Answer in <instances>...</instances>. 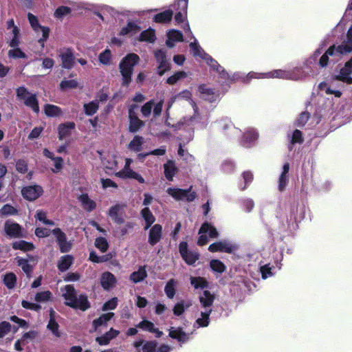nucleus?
<instances>
[{"label":"nucleus","mask_w":352,"mask_h":352,"mask_svg":"<svg viewBox=\"0 0 352 352\" xmlns=\"http://www.w3.org/2000/svg\"><path fill=\"white\" fill-rule=\"evenodd\" d=\"M137 328L141 329L143 331H147L148 332H151L154 331L155 324L153 322L144 319L141 322H140L135 326Z\"/></svg>","instance_id":"nucleus-49"},{"label":"nucleus","mask_w":352,"mask_h":352,"mask_svg":"<svg viewBox=\"0 0 352 352\" xmlns=\"http://www.w3.org/2000/svg\"><path fill=\"white\" fill-rule=\"evenodd\" d=\"M162 238V226L160 224L153 226L148 233V243L154 246L160 241Z\"/></svg>","instance_id":"nucleus-13"},{"label":"nucleus","mask_w":352,"mask_h":352,"mask_svg":"<svg viewBox=\"0 0 352 352\" xmlns=\"http://www.w3.org/2000/svg\"><path fill=\"white\" fill-rule=\"evenodd\" d=\"M43 193V189L40 185L34 184L23 186V199L29 201L37 199Z\"/></svg>","instance_id":"nucleus-11"},{"label":"nucleus","mask_w":352,"mask_h":352,"mask_svg":"<svg viewBox=\"0 0 352 352\" xmlns=\"http://www.w3.org/2000/svg\"><path fill=\"white\" fill-rule=\"evenodd\" d=\"M352 52V37H346L341 45L337 47V53L340 54H346Z\"/></svg>","instance_id":"nucleus-41"},{"label":"nucleus","mask_w":352,"mask_h":352,"mask_svg":"<svg viewBox=\"0 0 352 352\" xmlns=\"http://www.w3.org/2000/svg\"><path fill=\"white\" fill-rule=\"evenodd\" d=\"M147 277L146 266H140L138 271L133 272L130 275V279L134 283H140Z\"/></svg>","instance_id":"nucleus-32"},{"label":"nucleus","mask_w":352,"mask_h":352,"mask_svg":"<svg viewBox=\"0 0 352 352\" xmlns=\"http://www.w3.org/2000/svg\"><path fill=\"white\" fill-rule=\"evenodd\" d=\"M154 56L159 65L157 73L159 76H163L170 69V63L167 59L166 52L163 50H157L154 52Z\"/></svg>","instance_id":"nucleus-8"},{"label":"nucleus","mask_w":352,"mask_h":352,"mask_svg":"<svg viewBox=\"0 0 352 352\" xmlns=\"http://www.w3.org/2000/svg\"><path fill=\"white\" fill-rule=\"evenodd\" d=\"M127 161H130V160H127ZM127 166H128V162H126L124 168L122 170L117 173L116 175L123 179H126V178L134 179L137 180L139 183L144 184L145 182V181H144V179L143 178V177L140 174L133 170L132 169L126 168Z\"/></svg>","instance_id":"nucleus-15"},{"label":"nucleus","mask_w":352,"mask_h":352,"mask_svg":"<svg viewBox=\"0 0 352 352\" xmlns=\"http://www.w3.org/2000/svg\"><path fill=\"white\" fill-rule=\"evenodd\" d=\"M52 233L56 237V241L59 247L60 252H69L72 249V244L70 241H67L66 234L59 228L53 229L52 230Z\"/></svg>","instance_id":"nucleus-7"},{"label":"nucleus","mask_w":352,"mask_h":352,"mask_svg":"<svg viewBox=\"0 0 352 352\" xmlns=\"http://www.w3.org/2000/svg\"><path fill=\"white\" fill-rule=\"evenodd\" d=\"M59 325L56 321L54 317L50 318L49 322L47 324V328L52 332L54 335L56 337L60 336V333L58 331Z\"/></svg>","instance_id":"nucleus-60"},{"label":"nucleus","mask_w":352,"mask_h":352,"mask_svg":"<svg viewBox=\"0 0 352 352\" xmlns=\"http://www.w3.org/2000/svg\"><path fill=\"white\" fill-rule=\"evenodd\" d=\"M52 297V293L50 291L38 292L35 296V300L38 302H44L48 301Z\"/></svg>","instance_id":"nucleus-58"},{"label":"nucleus","mask_w":352,"mask_h":352,"mask_svg":"<svg viewBox=\"0 0 352 352\" xmlns=\"http://www.w3.org/2000/svg\"><path fill=\"white\" fill-rule=\"evenodd\" d=\"M111 58V52L109 49H106L104 52L100 53L99 55V61L105 65H108L110 64V60Z\"/></svg>","instance_id":"nucleus-57"},{"label":"nucleus","mask_w":352,"mask_h":352,"mask_svg":"<svg viewBox=\"0 0 352 352\" xmlns=\"http://www.w3.org/2000/svg\"><path fill=\"white\" fill-rule=\"evenodd\" d=\"M113 316L114 314L113 312H109L107 314H102L99 318L95 319L93 321V326L94 329H96L99 327L106 324L107 322L109 321L113 318Z\"/></svg>","instance_id":"nucleus-39"},{"label":"nucleus","mask_w":352,"mask_h":352,"mask_svg":"<svg viewBox=\"0 0 352 352\" xmlns=\"http://www.w3.org/2000/svg\"><path fill=\"white\" fill-rule=\"evenodd\" d=\"M78 199L81 203L82 208L87 212H91L96 208V203L89 198L87 193L80 195Z\"/></svg>","instance_id":"nucleus-23"},{"label":"nucleus","mask_w":352,"mask_h":352,"mask_svg":"<svg viewBox=\"0 0 352 352\" xmlns=\"http://www.w3.org/2000/svg\"><path fill=\"white\" fill-rule=\"evenodd\" d=\"M200 93L203 95V98L210 102L216 101L217 95L215 94L213 89L208 88L205 85H201L199 87Z\"/></svg>","instance_id":"nucleus-26"},{"label":"nucleus","mask_w":352,"mask_h":352,"mask_svg":"<svg viewBox=\"0 0 352 352\" xmlns=\"http://www.w3.org/2000/svg\"><path fill=\"white\" fill-rule=\"evenodd\" d=\"M214 296L208 290H205L203 292V296L199 297V301L203 307H210L214 302Z\"/></svg>","instance_id":"nucleus-37"},{"label":"nucleus","mask_w":352,"mask_h":352,"mask_svg":"<svg viewBox=\"0 0 352 352\" xmlns=\"http://www.w3.org/2000/svg\"><path fill=\"white\" fill-rule=\"evenodd\" d=\"M7 28L8 30H11L12 38L10 42V45L14 48L9 51L8 55L12 58H21L22 57V51L20 48L17 47L19 43L18 39L19 30L14 25V21L13 19H10L7 22Z\"/></svg>","instance_id":"nucleus-4"},{"label":"nucleus","mask_w":352,"mask_h":352,"mask_svg":"<svg viewBox=\"0 0 352 352\" xmlns=\"http://www.w3.org/2000/svg\"><path fill=\"white\" fill-rule=\"evenodd\" d=\"M310 118V113L307 111L302 112L296 122V125L298 127H303L308 122Z\"/></svg>","instance_id":"nucleus-55"},{"label":"nucleus","mask_w":352,"mask_h":352,"mask_svg":"<svg viewBox=\"0 0 352 352\" xmlns=\"http://www.w3.org/2000/svg\"><path fill=\"white\" fill-rule=\"evenodd\" d=\"M339 53H337V47L335 45L330 46L328 50L325 52V53L320 57L319 60V65L321 67H325L327 66L329 63V56L338 55Z\"/></svg>","instance_id":"nucleus-29"},{"label":"nucleus","mask_w":352,"mask_h":352,"mask_svg":"<svg viewBox=\"0 0 352 352\" xmlns=\"http://www.w3.org/2000/svg\"><path fill=\"white\" fill-rule=\"evenodd\" d=\"M352 57L346 62L344 67L340 69L339 75L336 76V79L347 84H352Z\"/></svg>","instance_id":"nucleus-12"},{"label":"nucleus","mask_w":352,"mask_h":352,"mask_svg":"<svg viewBox=\"0 0 352 352\" xmlns=\"http://www.w3.org/2000/svg\"><path fill=\"white\" fill-rule=\"evenodd\" d=\"M190 283L193 285L195 289H205L208 287V282L205 278L201 276L191 277Z\"/></svg>","instance_id":"nucleus-44"},{"label":"nucleus","mask_w":352,"mask_h":352,"mask_svg":"<svg viewBox=\"0 0 352 352\" xmlns=\"http://www.w3.org/2000/svg\"><path fill=\"white\" fill-rule=\"evenodd\" d=\"M72 10L69 7L61 6L56 8L54 12V16L56 18H63V16L70 14Z\"/></svg>","instance_id":"nucleus-56"},{"label":"nucleus","mask_w":352,"mask_h":352,"mask_svg":"<svg viewBox=\"0 0 352 352\" xmlns=\"http://www.w3.org/2000/svg\"><path fill=\"white\" fill-rule=\"evenodd\" d=\"M95 246L102 252H105L108 250L109 245L105 238L99 236L95 240Z\"/></svg>","instance_id":"nucleus-48"},{"label":"nucleus","mask_w":352,"mask_h":352,"mask_svg":"<svg viewBox=\"0 0 352 352\" xmlns=\"http://www.w3.org/2000/svg\"><path fill=\"white\" fill-rule=\"evenodd\" d=\"M27 256L28 258H23V272L30 278L31 276L30 273L32 272L33 267L36 263L37 256H30L29 254H27Z\"/></svg>","instance_id":"nucleus-28"},{"label":"nucleus","mask_w":352,"mask_h":352,"mask_svg":"<svg viewBox=\"0 0 352 352\" xmlns=\"http://www.w3.org/2000/svg\"><path fill=\"white\" fill-rule=\"evenodd\" d=\"M16 280V276L13 273L7 274L3 278L4 284L10 289L15 286Z\"/></svg>","instance_id":"nucleus-59"},{"label":"nucleus","mask_w":352,"mask_h":352,"mask_svg":"<svg viewBox=\"0 0 352 352\" xmlns=\"http://www.w3.org/2000/svg\"><path fill=\"white\" fill-rule=\"evenodd\" d=\"M190 49L193 51L194 56H199L204 59V57L207 55L204 50L199 46V45L196 42H192L189 45Z\"/></svg>","instance_id":"nucleus-50"},{"label":"nucleus","mask_w":352,"mask_h":352,"mask_svg":"<svg viewBox=\"0 0 352 352\" xmlns=\"http://www.w3.org/2000/svg\"><path fill=\"white\" fill-rule=\"evenodd\" d=\"M303 142H304V139L302 137V132L298 129L294 130L293 132L292 136L291 143L292 144H294L296 143L302 144Z\"/></svg>","instance_id":"nucleus-64"},{"label":"nucleus","mask_w":352,"mask_h":352,"mask_svg":"<svg viewBox=\"0 0 352 352\" xmlns=\"http://www.w3.org/2000/svg\"><path fill=\"white\" fill-rule=\"evenodd\" d=\"M21 228L19 224L8 220L5 223V231L11 237H16L19 235Z\"/></svg>","instance_id":"nucleus-25"},{"label":"nucleus","mask_w":352,"mask_h":352,"mask_svg":"<svg viewBox=\"0 0 352 352\" xmlns=\"http://www.w3.org/2000/svg\"><path fill=\"white\" fill-rule=\"evenodd\" d=\"M168 336L181 343H184L189 340V335L187 334L182 327H177V329L171 327L169 329Z\"/></svg>","instance_id":"nucleus-20"},{"label":"nucleus","mask_w":352,"mask_h":352,"mask_svg":"<svg viewBox=\"0 0 352 352\" xmlns=\"http://www.w3.org/2000/svg\"><path fill=\"white\" fill-rule=\"evenodd\" d=\"M179 252L184 261L190 265L195 264L199 257L198 253L188 251V243L186 241H182L179 243Z\"/></svg>","instance_id":"nucleus-10"},{"label":"nucleus","mask_w":352,"mask_h":352,"mask_svg":"<svg viewBox=\"0 0 352 352\" xmlns=\"http://www.w3.org/2000/svg\"><path fill=\"white\" fill-rule=\"evenodd\" d=\"M44 111L48 117L59 116L62 113L61 109L59 107L50 104H46L44 106Z\"/></svg>","instance_id":"nucleus-42"},{"label":"nucleus","mask_w":352,"mask_h":352,"mask_svg":"<svg viewBox=\"0 0 352 352\" xmlns=\"http://www.w3.org/2000/svg\"><path fill=\"white\" fill-rule=\"evenodd\" d=\"M74 262V257L72 255L67 254L60 257L59 262L58 263V269L60 272L67 271Z\"/></svg>","instance_id":"nucleus-31"},{"label":"nucleus","mask_w":352,"mask_h":352,"mask_svg":"<svg viewBox=\"0 0 352 352\" xmlns=\"http://www.w3.org/2000/svg\"><path fill=\"white\" fill-rule=\"evenodd\" d=\"M85 113L87 116H91L95 114L99 108V102L98 100H93L89 103H86L83 106Z\"/></svg>","instance_id":"nucleus-43"},{"label":"nucleus","mask_w":352,"mask_h":352,"mask_svg":"<svg viewBox=\"0 0 352 352\" xmlns=\"http://www.w3.org/2000/svg\"><path fill=\"white\" fill-rule=\"evenodd\" d=\"M177 171L178 168L175 166V163L173 160H169L164 164V176L168 181H173Z\"/></svg>","instance_id":"nucleus-22"},{"label":"nucleus","mask_w":352,"mask_h":352,"mask_svg":"<svg viewBox=\"0 0 352 352\" xmlns=\"http://www.w3.org/2000/svg\"><path fill=\"white\" fill-rule=\"evenodd\" d=\"M124 204H116L112 206L108 211V216L118 225L124 223Z\"/></svg>","instance_id":"nucleus-9"},{"label":"nucleus","mask_w":352,"mask_h":352,"mask_svg":"<svg viewBox=\"0 0 352 352\" xmlns=\"http://www.w3.org/2000/svg\"><path fill=\"white\" fill-rule=\"evenodd\" d=\"M190 306V304L189 303L187 304L185 307L184 300L177 302L173 309L174 315L177 316L182 315L184 313L186 308H188Z\"/></svg>","instance_id":"nucleus-53"},{"label":"nucleus","mask_w":352,"mask_h":352,"mask_svg":"<svg viewBox=\"0 0 352 352\" xmlns=\"http://www.w3.org/2000/svg\"><path fill=\"white\" fill-rule=\"evenodd\" d=\"M207 232H208L209 236L212 239L217 238L219 236V233L214 226L208 222H204L199 229V234Z\"/></svg>","instance_id":"nucleus-34"},{"label":"nucleus","mask_w":352,"mask_h":352,"mask_svg":"<svg viewBox=\"0 0 352 352\" xmlns=\"http://www.w3.org/2000/svg\"><path fill=\"white\" fill-rule=\"evenodd\" d=\"M43 155L49 159L54 161V165L55 168L52 169L53 173H58L63 167L64 160L61 157H55L54 154L49 151L47 148H44L43 151Z\"/></svg>","instance_id":"nucleus-21"},{"label":"nucleus","mask_w":352,"mask_h":352,"mask_svg":"<svg viewBox=\"0 0 352 352\" xmlns=\"http://www.w3.org/2000/svg\"><path fill=\"white\" fill-rule=\"evenodd\" d=\"M117 283L116 276L109 272L102 274L100 277V285L104 290H109L115 287Z\"/></svg>","instance_id":"nucleus-16"},{"label":"nucleus","mask_w":352,"mask_h":352,"mask_svg":"<svg viewBox=\"0 0 352 352\" xmlns=\"http://www.w3.org/2000/svg\"><path fill=\"white\" fill-rule=\"evenodd\" d=\"M186 76V74L185 72H184V71L177 72L166 79V83H168V85H174L179 79L185 78Z\"/></svg>","instance_id":"nucleus-54"},{"label":"nucleus","mask_w":352,"mask_h":352,"mask_svg":"<svg viewBox=\"0 0 352 352\" xmlns=\"http://www.w3.org/2000/svg\"><path fill=\"white\" fill-rule=\"evenodd\" d=\"M28 18L29 23L34 32L38 33L41 31L42 32V37L39 38L38 41L41 46L44 47L45 42L47 41L50 35V28L48 27L41 25L37 16L30 12L28 14Z\"/></svg>","instance_id":"nucleus-6"},{"label":"nucleus","mask_w":352,"mask_h":352,"mask_svg":"<svg viewBox=\"0 0 352 352\" xmlns=\"http://www.w3.org/2000/svg\"><path fill=\"white\" fill-rule=\"evenodd\" d=\"M177 281L174 278L170 279L164 287V292L169 299H173L176 294Z\"/></svg>","instance_id":"nucleus-36"},{"label":"nucleus","mask_w":352,"mask_h":352,"mask_svg":"<svg viewBox=\"0 0 352 352\" xmlns=\"http://www.w3.org/2000/svg\"><path fill=\"white\" fill-rule=\"evenodd\" d=\"M168 38L174 42L183 41V34L180 30H171L167 34Z\"/></svg>","instance_id":"nucleus-51"},{"label":"nucleus","mask_w":352,"mask_h":352,"mask_svg":"<svg viewBox=\"0 0 352 352\" xmlns=\"http://www.w3.org/2000/svg\"><path fill=\"white\" fill-rule=\"evenodd\" d=\"M140 214L145 221L144 230H147L151 227L152 224L155 222V217L148 207H145L142 209Z\"/></svg>","instance_id":"nucleus-30"},{"label":"nucleus","mask_w":352,"mask_h":352,"mask_svg":"<svg viewBox=\"0 0 352 352\" xmlns=\"http://www.w3.org/2000/svg\"><path fill=\"white\" fill-rule=\"evenodd\" d=\"M29 92L26 88L23 87V104L32 109V110L38 113L39 112L38 102L35 94L28 96Z\"/></svg>","instance_id":"nucleus-14"},{"label":"nucleus","mask_w":352,"mask_h":352,"mask_svg":"<svg viewBox=\"0 0 352 352\" xmlns=\"http://www.w3.org/2000/svg\"><path fill=\"white\" fill-rule=\"evenodd\" d=\"M140 57L135 53L126 54L119 63V70L122 76V86L127 87L131 82L134 67L140 62Z\"/></svg>","instance_id":"nucleus-2"},{"label":"nucleus","mask_w":352,"mask_h":352,"mask_svg":"<svg viewBox=\"0 0 352 352\" xmlns=\"http://www.w3.org/2000/svg\"><path fill=\"white\" fill-rule=\"evenodd\" d=\"M289 182V176L286 174L281 173L278 178V190L283 192L285 190Z\"/></svg>","instance_id":"nucleus-63"},{"label":"nucleus","mask_w":352,"mask_h":352,"mask_svg":"<svg viewBox=\"0 0 352 352\" xmlns=\"http://www.w3.org/2000/svg\"><path fill=\"white\" fill-rule=\"evenodd\" d=\"M192 186H190V188L188 189L168 188L166 192L176 201H186L187 202H192L197 197L196 192L192 191Z\"/></svg>","instance_id":"nucleus-5"},{"label":"nucleus","mask_w":352,"mask_h":352,"mask_svg":"<svg viewBox=\"0 0 352 352\" xmlns=\"http://www.w3.org/2000/svg\"><path fill=\"white\" fill-rule=\"evenodd\" d=\"M264 76L267 78L291 79L292 74L288 71H285L282 69H275L272 72L264 74Z\"/></svg>","instance_id":"nucleus-35"},{"label":"nucleus","mask_w":352,"mask_h":352,"mask_svg":"<svg viewBox=\"0 0 352 352\" xmlns=\"http://www.w3.org/2000/svg\"><path fill=\"white\" fill-rule=\"evenodd\" d=\"M174 9L176 11L183 12L184 14H187L188 10V2L184 0H176L174 3Z\"/></svg>","instance_id":"nucleus-62"},{"label":"nucleus","mask_w":352,"mask_h":352,"mask_svg":"<svg viewBox=\"0 0 352 352\" xmlns=\"http://www.w3.org/2000/svg\"><path fill=\"white\" fill-rule=\"evenodd\" d=\"M156 40L155 30L152 28H148L142 31L139 36L140 41H146L148 43H154Z\"/></svg>","instance_id":"nucleus-38"},{"label":"nucleus","mask_w":352,"mask_h":352,"mask_svg":"<svg viewBox=\"0 0 352 352\" xmlns=\"http://www.w3.org/2000/svg\"><path fill=\"white\" fill-rule=\"evenodd\" d=\"M173 12L171 10H166L155 14L153 21L157 23H167L172 20Z\"/></svg>","instance_id":"nucleus-27"},{"label":"nucleus","mask_w":352,"mask_h":352,"mask_svg":"<svg viewBox=\"0 0 352 352\" xmlns=\"http://www.w3.org/2000/svg\"><path fill=\"white\" fill-rule=\"evenodd\" d=\"M65 293L63 296L66 300L65 305L73 309H78L81 311H86L91 307L87 296L82 294L77 297V292L74 287L67 285L65 287Z\"/></svg>","instance_id":"nucleus-1"},{"label":"nucleus","mask_w":352,"mask_h":352,"mask_svg":"<svg viewBox=\"0 0 352 352\" xmlns=\"http://www.w3.org/2000/svg\"><path fill=\"white\" fill-rule=\"evenodd\" d=\"M16 209L10 204L4 205L1 209H0V214L2 216L13 215L16 213Z\"/></svg>","instance_id":"nucleus-61"},{"label":"nucleus","mask_w":352,"mask_h":352,"mask_svg":"<svg viewBox=\"0 0 352 352\" xmlns=\"http://www.w3.org/2000/svg\"><path fill=\"white\" fill-rule=\"evenodd\" d=\"M211 269L218 273H223L226 267L222 261L218 259H213L210 263Z\"/></svg>","instance_id":"nucleus-47"},{"label":"nucleus","mask_w":352,"mask_h":352,"mask_svg":"<svg viewBox=\"0 0 352 352\" xmlns=\"http://www.w3.org/2000/svg\"><path fill=\"white\" fill-rule=\"evenodd\" d=\"M204 60H205L207 64L214 71L219 72L222 74V76H224V74H226L225 69L223 67H221L218 62L214 60L211 56L209 54L206 55L204 57Z\"/></svg>","instance_id":"nucleus-33"},{"label":"nucleus","mask_w":352,"mask_h":352,"mask_svg":"<svg viewBox=\"0 0 352 352\" xmlns=\"http://www.w3.org/2000/svg\"><path fill=\"white\" fill-rule=\"evenodd\" d=\"M144 142V138L140 135H135L133 139L129 142V148L134 151L139 152L142 149V145Z\"/></svg>","instance_id":"nucleus-45"},{"label":"nucleus","mask_w":352,"mask_h":352,"mask_svg":"<svg viewBox=\"0 0 352 352\" xmlns=\"http://www.w3.org/2000/svg\"><path fill=\"white\" fill-rule=\"evenodd\" d=\"M208 250L210 252H220L230 254L233 252V247L226 242L218 241L210 244Z\"/></svg>","instance_id":"nucleus-19"},{"label":"nucleus","mask_w":352,"mask_h":352,"mask_svg":"<svg viewBox=\"0 0 352 352\" xmlns=\"http://www.w3.org/2000/svg\"><path fill=\"white\" fill-rule=\"evenodd\" d=\"M144 124V122L139 118H133V120H129V131L133 133H137Z\"/></svg>","instance_id":"nucleus-46"},{"label":"nucleus","mask_w":352,"mask_h":352,"mask_svg":"<svg viewBox=\"0 0 352 352\" xmlns=\"http://www.w3.org/2000/svg\"><path fill=\"white\" fill-rule=\"evenodd\" d=\"M140 30V27L134 22L129 21L126 25L122 28L120 35L124 36L129 34H135Z\"/></svg>","instance_id":"nucleus-40"},{"label":"nucleus","mask_w":352,"mask_h":352,"mask_svg":"<svg viewBox=\"0 0 352 352\" xmlns=\"http://www.w3.org/2000/svg\"><path fill=\"white\" fill-rule=\"evenodd\" d=\"M76 127L74 122L61 123L58 126V139L63 140L64 138L71 135L72 130Z\"/></svg>","instance_id":"nucleus-17"},{"label":"nucleus","mask_w":352,"mask_h":352,"mask_svg":"<svg viewBox=\"0 0 352 352\" xmlns=\"http://www.w3.org/2000/svg\"><path fill=\"white\" fill-rule=\"evenodd\" d=\"M78 86V82L76 80H63L60 83L61 90H67L69 89H76Z\"/></svg>","instance_id":"nucleus-52"},{"label":"nucleus","mask_w":352,"mask_h":352,"mask_svg":"<svg viewBox=\"0 0 352 352\" xmlns=\"http://www.w3.org/2000/svg\"><path fill=\"white\" fill-rule=\"evenodd\" d=\"M119 331L111 328L110 330L106 332L104 335L97 337L96 340L101 346L107 345L110 341L118 336Z\"/></svg>","instance_id":"nucleus-24"},{"label":"nucleus","mask_w":352,"mask_h":352,"mask_svg":"<svg viewBox=\"0 0 352 352\" xmlns=\"http://www.w3.org/2000/svg\"><path fill=\"white\" fill-rule=\"evenodd\" d=\"M136 352H170L171 348L168 344H161L158 346V342L155 340H145L140 339L133 343Z\"/></svg>","instance_id":"nucleus-3"},{"label":"nucleus","mask_w":352,"mask_h":352,"mask_svg":"<svg viewBox=\"0 0 352 352\" xmlns=\"http://www.w3.org/2000/svg\"><path fill=\"white\" fill-rule=\"evenodd\" d=\"M62 60V67L65 69H72L75 63V56H74L73 51L70 48H67V50L60 54Z\"/></svg>","instance_id":"nucleus-18"}]
</instances>
